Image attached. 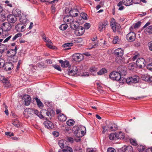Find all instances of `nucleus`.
I'll return each mask as SVG.
<instances>
[{
	"label": "nucleus",
	"mask_w": 152,
	"mask_h": 152,
	"mask_svg": "<svg viewBox=\"0 0 152 152\" xmlns=\"http://www.w3.org/2000/svg\"><path fill=\"white\" fill-rule=\"evenodd\" d=\"M45 127L49 129H52L54 127L53 124L49 121H46L44 123Z\"/></svg>",
	"instance_id": "18"
},
{
	"label": "nucleus",
	"mask_w": 152,
	"mask_h": 152,
	"mask_svg": "<svg viewBox=\"0 0 152 152\" xmlns=\"http://www.w3.org/2000/svg\"><path fill=\"white\" fill-rule=\"evenodd\" d=\"M73 43L72 42L67 43H65L62 45L63 48H66V47H69L72 46Z\"/></svg>",
	"instance_id": "46"
},
{
	"label": "nucleus",
	"mask_w": 152,
	"mask_h": 152,
	"mask_svg": "<svg viewBox=\"0 0 152 152\" xmlns=\"http://www.w3.org/2000/svg\"><path fill=\"white\" fill-rule=\"evenodd\" d=\"M13 12L16 17H20L21 12L19 9H16L15 10H14Z\"/></svg>",
	"instance_id": "34"
},
{
	"label": "nucleus",
	"mask_w": 152,
	"mask_h": 152,
	"mask_svg": "<svg viewBox=\"0 0 152 152\" xmlns=\"http://www.w3.org/2000/svg\"><path fill=\"white\" fill-rule=\"evenodd\" d=\"M35 99L36 101L37 105L39 107L41 108L43 107V104L39 99L37 97H36L35 98Z\"/></svg>",
	"instance_id": "36"
},
{
	"label": "nucleus",
	"mask_w": 152,
	"mask_h": 152,
	"mask_svg": "<svg viewBox=\"0 0 152 152\" xmlns=\"http://www.w3.org/2000/svg\"><path fill=\"white\" fill-rule=\"evenodd\" d=\"M67 25L66 24H62L60 26L59 28L61 30L64 31L66 30L67 28Z\"/></svg>",
	"instance_id": "45"
},
{
	"label": "nucleus",
	"mask_w": 152,
	"mask_h": 152,
	"mask_svg": "<svg viewBox=\"0 0 152 152\" xmlns=\"http://www.w3.org/2000/svg\"><path fill=\"white\" fill-rule=\"evenodd\" d=\"M92 48H94V47H97L98 45V41L94 42H92Z\"/></svg>",
	"instance_id": "61"
},
{
	"label": "nucleus",
	"mask_w": 152,
	"mask_h": 152,
	"mask_svg": "<svg viewBox=\"0 0 152 152\" xmlns=\"http://www.w3.org/2000/svg\"><path fill=\"white\" fill-rule=\"evenodd\" d=\"M119 39V37L117 36L115 37L114 39L113 40V42L114 44H116Z\"/></svg>",
	"instance_id": "54"
},
{
	"label": "nucleus",
	"mask_w": 152,
	"mask_h": 152,
	"mask_svg": "<svg viewBox=\"0 0 152 152\" xmlns=\"http://www.w3.org/2000/svg\"><path fill=\"white\" fill-rule=\"evenodd\" d=\"M110 26L114 32H115L119 30L121 28L120 25L117 23L114 18H112L110 21Z\"/></svg>",
	"instance_id": "6"
},
{
	"label": "nucleus",
	"mask_w": 152,
	"mask_h": 152,
	"mask_svg": "<svg viewBox=\"0 0 152 152\" xmlns=\"http://www.w3.org/2000/svg\"><path fill=\"white\" fill-rule=\"evenodd\" d=\"M5 61L2 59H0V67H3L4 66Z\"/></svg>",
	"instance_id": "49"
},
{
	"label": "nucleus",
	"mask_w": 152,
	"mask_h": 152,
	"mask_svg": "<svg viewBox=\"0 0 152 152\" xmlns=\"http://www.w3.org/2000/svg\"><path fill=\"white\" fill-rule=\"evenodd\" d=\"M107 152H116V150L112 148H109L107 149Z\"/></svg>",
	"instance_id": "56"
},
{
	"label": "nucleus",
	"mask_w": 152,
	"mask_h": 152,
	"mask_svg": "<svg viewBox=\"0 0 152 152\" xmlns=\"http://www.w3.org/2000/svg\"><path fill=\"white\" fill-rule=\"evenodd\" d=\"M141 25V22L139 21L136 23L134 26V27L135 28H139Z\"/></svg>",
	"instance_id": "59"
},
{
	"label": "nucleus",
	"mask_w": 152,
	"mask_h": 152,
	"mask_svg": "<svg viewBox=\"0 0 152 152\" xmlns=\"http://www.w3.org/2000/svg\"><path fill=\"white\" fill-rule=\"evenodd\" d=\"M53 67L55 69H56L59 71H61V67L57 65H55L53 66Z\"/></svg>",
	"instance_id": "58"
},
{
	"label": "nucleus",
	"mask_w": 152,
	"mask_h": 152,
	"mask_svg": "<svg viewBox=\"0 0 152 152\" xmlns=\"http://www.w3.org/2000/svg\"><path fill=\"white\" fill-rule=\"evenodd\" d=\"M117 57L115 58V61L120 64V63L123 62V57L122 56H117Z\"/></svg>",
	"instance_id": "30"
},
{
	"label": "nucleus",
	"mask_w": 152,
	"mask_h": 152,
	"mask_svg": "<svg viewBox=\"0 0 152 152\" xmlns=\"http://www.w3.org/2000/svg\"><path fill=\"white\" fill-rule=\"evenodd\" d=\"M75 121L73 119H69L66 122L67 125L70 126H73L75 123Z\"/></svg>",
	"instance_id": "43"
},
{
	"label": "nucleus",
	"mask_w": 152,
	"mask_h": 152,
	"mask_svg": "<svg viewBox=\"0 0 152 152\" xmlns=\"http://www.w3.org/2000/svg\"><path fill=\"white\" fill-rule=\"evenodd\" d=\"M122 152H133V148L131 146H124L121 149Z\"/></svg>",
	"instance_id": "19"
},
{
	"label": "nucleus",
	"mask_w": 152,
	"mask_h": 152,
	"mask_svg": "<svg viewBox=\"0 0 152 152\" xmlns=\"http://www.w3.org/2000/svg\"><path fill=\"white\" fill-rule=\"evenodd\" d=\"M107 72V70L104 68H102L97 72L99 75H101L103 74L106 73Z\"/></svg>",
	"instance_id": "38"
},
{
	"label": "nucleus",
	"mask_w": 152,
	"mask_h": 152,
	"mask_svg": "<svg viewBox=\"0 0 152 152\" xmlns=\"http://www.w3.org/2000/svg\"><path fill=\"white\" fill-rule=\"evenodd\" d=\"M127 69L124 66H120L117 68V70L121 76H125L127 73Z\"/></svg>",
	"instance_id": "10"
},
{
	"label": "nucleus",
	"mask_w": 152,
	"mask_h": 152,
	"mask_svg": "<svg viewBox=\"0 0 152 152\" xmlns=\"http://www.w3.org/2000/svg\"><path fill=\"white\" fill-rule=\"evenodd\" d=\"M122 1L124 4L127 6L132 4L133 3L132 0H123Z\"/></svg>",
	"instance_id": "33"
},
{
	"label": "nucleus",
	"mask_w": 152,
	"mask_h": 152,
	"mask_svg": "<svg viewBox=\"0 0 152 152\" xmlns=\"http://www.w3.org/2000/svg\"><path fill=\"white\" fill-rule=\"evenodd\" d=\"M87 152H96V151L94 150L93 148H88L87 150Z\"/></svg>",
	"instance_id": "64"
},
{
	"label": "nucleus",
	"mask_w": 152,
	"mask_h": 152,
	"mask_svg": "<svg viewBox=\"0 0 152 152\" xmlns=\"http://www.w3.org/2000/svg\"><path fill=\"white\" fill-rule=\"evenodd\" d=\"M130 143L133 145L136 146L137 145V143L135 140L132 139H130Z\"/></svg>",
	"instance_id": "48"
},
{
	"label": "nucleus",
	"mask_w": 152,
	"mask_h": 152,
	"mask_svg": "<svg viewBox=\"0 0 152 152\" xmlns=\"http://www.w3.org/2000/svg\"><path fill=\"white\" fill-rule=\"evenodd\" d=\"M2 28H0V35L1 34L2 32L4 31H5L4 34L5 35H3V37L5 38L8 35V33L7 32L10 30L12 28L11 25L9 22H4L3 23L1 26Z\"/></svg>",
	"instance_id": "4"
},
{
	"label": "nucleus",
	"mask_w": 152,
	"mask_h": 152,
	"mask_svg": "<svg viewBox=\"0 0 152 152\" xmlns=\"http://www.w3.org/2000/svg\"><path fill=\"white\" fill-rule=\"evenodd\" d=\"M108 25V22L106 20H104L99 22L98 26V29L99 31H102L104 30L105 29L106 26Z\"/></svg>",
	"instance_id": "11"
},
{
	"label": "nucleus",
	"mask_w": 152,
	"mask_h": 152,
	"mask_svg": "<svg viewBox=\"0 0 152 152\" xmlns=\"http://www.w3.org/2000/svg\"><path fill=\"white\" fill-rule=\"evenodd\" d=\"M109 77L112 80L119 81L121 83H124L126 81V79L121 76L117 71H113L109 75Z\"/></svg>",
	"instance_id": "2"
},
{
	"label": "nucleus",
	"mask_w": 152,
	"mask_h": 152,
	"mask_svg": "<svg viewBox=\"0 0 152 152\" xmlns=\"http://www.w3.org/2000/svg\"><path fill=\"white\" fill-rule=\"evenodd\" d=\"M58 119L61 121H64L66 119V116L63 113H60L58 115Z\"/></svg>",
	"instance_id": "26"
},
{
	"label": "nucleus",
	"mask_w": 152,
	"mask_h": 152,
	"mask_svg": "<svg viewBox=\"0 0 152 152\" xmlns=\"http://www.w3.org/2000/svg\"><path fill=\"white\" fill-rule=\"evenodd\" d=\"M53 43L49 39L46 43V45L48 48H53Z\"/></svg>",
	"instance_id": "42"
},
{
	"label": "nucleus",
	"mask_w": 152,
	"mask_h": 152,
	"mask_svg": "<svg viewBox=\"0 0 152 152\" xmlns=\"http://www.w3.org/2000/svg\"><path fill=\"white\" fill-rule=\"evenodd\" d=\"M108 128L111 131H115L117 128V126L111 122H109V125H108Z\"/></svg>",
	"instance_id": "20"
},
{
	"label": "nucleus",
	"mask_w": 152,
	"mask_h": 152,
	"mask_svg": "<svg viewBox=\"0 0 152 152\" xmlns=\"http://www.w3.org/2000/svg\"><path fill=\"white\" fill-rule=\"evenodd\" d=\"M5 69L7 71H10L13 68V64L11 63H5Z\"/></svg>",
	"instance_id": "23"
},
{
	"label": "nucleus",
	"mask_w": 152,
	"mask_h": 152,
	"mask_svg": "<svg viewBox=\"0 0 152 152\" xmlns=\"http://www.w3.org/2000/svg\"><path fill=\"white\" fill-rule=\"evenodd\" d=\"M7 20L9 23H14L17 20V18L15 15H9L7 17Z\"/></svg>",
	"instance_id": "17"
},
{
	"label": "nucleus",
	"mask_w": 152,
	"mask_h": 152,
	"mask_svg": "<svg viewBox=\"0 0 152 152\" xmlns=\"http://www.w3.org/2000/svg\"><path fill=\"white\" fill-rule=\"evenodd\" d=\"M145 33L149 34H152V26H150L146 27L144 30Z\"/></svg>",
	"instance_id": "32"
},
{
	"label": "nucleus",
	"mask_w": 152,
	"mask_h": 152,
	"mask_svg": "<svg viewBox=\"0 0 152 152\" xmlns=\"http://www.w3.org/2000/svg\"><path fill=\"white\" fill-rule=\"evenodd\" d=\"M41 116L42 118L41 119H51L52 116H53L55 114V113L53 110H42L41 111Z\"/></svg>",
	"instance_id": "3"
},
{
	"label": "nucleus",
	"mask_w": 152,
	"mask_h": 152,
	"mask_svg": "<svg viewBox=\"0 0 152 152\" xmlns=\"http://www.w3.org/2000/svg\"><path fill=\"white\" fill-rule=\"evenodd\" d=\"M146 62L144 59L142 58H138L136 61V64L140 68L144 67L146 64Z\"/></svg>",
	"instance_id": "7"
},
{
	"label": "nucleus",
	"mask_w": 152,
	"mask_h": 152,
	"mask_svg": "<svg viewBox=\"0 0 152 152\" xmlns=\"http://www.w3.org/2000/svg\"><path fill=\"white\" fill-rule=\"evenodd\" d=\"M62 151L63 152H72V149L71 147L66 146Z\"/></svg>",
	"instance_id": "31"
},
{
	"label": "nucleus",
	"mask_w": 152,
	"mask_h": 152,
	"mask_svg": "<svg viewBox=\"0 0 152 152\" xmlns=\"http://www.w3.org/2000/svg\"><path fill=\"white\" fill-rule=\"evenodd\" d=\"M77 67L76 66H71L69 69L68 73L69 75L74 76L77 74Z\"/></svg>",
	"instance_id": "13"
},
{
	"label": "nucleus",
	"mask_w": 152,
	"mask_h": 152,
	"mask_svg": "<svg viewBox=\"0 0 152 152\" xmlns=\"http://www.w3.org/2000/svg\"><path fill=\"white\" fill-rule=\"evenodd\" d=\"M116 139H123L124 137V133L122 132H120L118 133H115Z\"/></svg>",
	"instance_id": "29"
},
{
	"label": "nucleus",
	"mask_w": 152,
	"mask_h": 152,
	"mask_svg": "<svg viewBox=\"0 0 152 152\" xmlns=\"http://www.w3.org/2000/svg\"><path fill=\"white\" fill-rule=\"evenodd\" d=\"M66 142L65 140H59L58 142V144L59 146L61 149H63L65 146H66L65 145Z\"/></svg>",
	"instance_id": "28"
},
{
	"label": "nucleus",
	"mask_w": 152,
	"mask_h": 152,
	"mask_svg": "<svg viewBox=\"0 0 152 152\" xmlns=\"http://www.w3.org/2000/svg\"><path fill=\"white\" fill-rule=\"evenodd\" d=\"M134 65L133 63H130L128 66V68L130 70H133L134 69Z\"/></svg>",
	"instance_id": "53"
},
{
	"label": "nucleus",
	"mask_w": 152,
	"mask_h": 152,
	"mask_svg": "<svg viewBox=\"0 0 152 152\" xmlns=\"http://www.w3.org/2000/svg\"><path fill=\"white\" fill-rule=\"evenodd\" d=\"M26 15L23 14L20 17L19 21L20 23L22 24H24L26 25V23L29 22V20L26 18Z\"/></svg>",
	"instance_id": "16"
},
{
	"label": "nucleus",
	"mask_w": 152,
	"mask_h": 152,
	"mask_svg": "<svg viewBox=\"0 0 152 152\" xmlns=\"http://www.w3.org/2000/svg\"><path fill=\"white\" fill-rule=\"evenodd\" d=\"M81 128L82 129L84 130H82L81 131V134L83 135H84L85 133H86V128L84 126H82L81 127Z\"/></svg>",
	"instance_id": "50"
},
{
	"label": "nucleus",
	"mask_w": 152,
	"mask_h": 152,
	"mask_svg": "<svg viewBox=\"0 0 152 152\" xmlns=\"http://www.w3.org/2000/svg\"><path fill=\"white\" fill-rule=\"evenodd\" d=\"M59 62L63 67H67L69 66V62L68 61H63L62 60H59Z\"/></svg>",
	"instance_id": "22"
},
{
	"label": "nucleus",
	"mask_w": 152,
	"mask_h": 152,
	"mask_svg": "<svg viewBox=\"0 0 152 152\" xmlns=\"http://www.w3.org/2000/svg\"><path fill=\"white\" fill-rule=\"evenodd\" d=\"M142 78L143 80L145 81L148 82H152V77L146 74L142 75Z\"/></svg>",
	"instance_id": "21"
},
{
	"label": "nucleus",
	"mask_w": 152,
	"mask_h": 152,
	"mask_svg": "<svg viewBox=\"0 0 152 152\" xmlns=\"http://www.w3.org/2000/svg\"><path fill=\"white\" fill-rule=\"evenodd\" d=\"M137 149L139 152H142L144 151L146 149L145 146L142 145H139L137 146Z\"/></svg>",
	"instance_id": "37"
},
{
	"label": "nucleus",
	"mask_w": 152,
	"mask_h": 152,
	"mask_svg": "<svg viewBox=\"0 0 152 152\" xmlns=\"http://www.w3.org/2000/svg\"><path fill=\"white\" fill-rule=\"evenodd\" d=\"M26 25L20 23L17 24L15 26V29L18 32L20 33L23 32L25 31Z\"/></svg>",
	"instance_id": "8"
},
{
	"label": "nucleus",
	"mask_w": 152,
	"mask_h": 152,
	"mask_svg": "<svg viewBox=\"0 0 152 152\" xmlns=\"http://www.w3.org/2000/svg\"><path fill=\"white\" fill-rule=\"evenodd\" d=\"M84 29L82 26H80L75 31V33L77 36L82 35L84 32Z\"/></svg>",
	"instance_id": "15"
},
{
	"label": "nucleus",
	"mask_w": 152,
	"mask_h": 152,
	"mask_svg": "<svg viewBox=\"0 0 152 152\" xmlns=\"http://www.w3.org/2000/svg\"><path fill=\"white\" fill-rule=\"evenodd\" d=\"M12 124L18 128L20 126V124L19 121L16 119H14L12 121Z\"/></svg>",
	"instance_id": "35"
},
{
	"label": "nucleus",
	"mask_w": 152,
	"mask_h": 152,
	"mask_svg": "<svg viewBox=\"0 0 152 152\" xmlns=\"http://www.w3.org/2000/svg\"><path fill=\"white\" fill-rule=\"evenodd\" d=\"M109 139L111 140H114L116 139L115 133L110 134L109 135Z\"/></svg>",
	"instance_id": "40"
},
{
	"label": "nucleus",
	"mask_w": 152,
	"mask_h": 152,
	"mask_svg": "<svg viewBox=\"0 0 152 152\" xmlns=\"http://www.w3.org/2000/svg\"><path fill=\"white\" fill-rule=\"evenodd\" d=\"M17 48L14 49H10L7 52V54L8 56L11 57V60L13 62H16L18 60V57L15 56L16 53Z\"/></svg>",
	"instance_id": "5"
},
{
	"label": "nucleus",
	"mask_w": 152,
	"mask_h": 152,
	"mask_svg": "<svg viewBox=\"0 0 152 152\" xmlns=\"http://www.w3.org/2000/svg\"><path fill=\"white\" fill-rule=\"evenodd\" d=\"M124 4L123 1H120L117 4V6L119 7L118 10H122L124 9V7L122 5Z\"/></svg>",
	"instance_id": "39"
},
{
	"label": "nucleus",
	"mask_w": 152,
	"mask_h": 152,
	"mask_svg": "<svg viewBox=\"0 0 152 152\" xmlns=\"http://www.w3.org/2000/svg\"><path fill=\"white\" fill-rule=\"evenodd\" d=\"M73 59L75 61H80L83 60V55L81 54L76 53L73 55Z\"/></svg>",
	"instance_id": "14"
},
{
	"label": "nucleus",
	"mask_w": 152,
	"mask_h": 152,
	"mask_svg": "<svg viewBox=\"0 0 152 152\" xmlns=\"http://www.w3.org/2000/svg\"><path fill=\"white\" fill-rule=\"evenodd\" d=\"M22 35V33H18L16 35H15L12 38V40L13 41H15L16 39L18 37H21Z\"/></svg>",
	"instance_id": "44"
},
{
	"label": "nucleus",
	"mask_w": 152,
	"mask_h": 152,
	"mask_svg": "<svg viewBox=\"0 0 152 152\" xmlns=\"http://www.w3.org/2000/svg\"><path fill=\"white\" fill-rule=\"evenodd\" d=\"M126 39L129 42L134 41L136 38V34L134 32H130L126 36Z\"/></svg>",
	"instance_id": "12"
},
{
	"label": "nucleus",
	"mask_w": 152,
	"mask_h": 152,
	"mask_svg": "<svg viewBox=\"0 0 152 152\" xmlns=\"http://www.w3.org/2000/svg\"><path fill=\"white\" fill-rule=\"evenodd\" d=\"M77 11V10L75 9H73V10H71L69 12V14L70 15H66V16H72V18L73 17H75L77 16L78 15L77 13H76L75 12Z\"/></svg>",
	"instance_id": "27"
},
{
	"label": "nucleus",
	"mask_w": 152,
	"mask_h": 152,
	"mask_svg": "<svg viewBox=\"0 0 152 152\" xmlns=\"http://www.w3.org/2000/svg\"><path fill=\"white\" fill-rule=\"evenodd\" d=\"M34 113L37 115L41 119L42 118L41 116V111L40 112L37 110L34 109Z\"/></svg>",
	"instance_id": "41"
},
{
	"label": "nucleus",
	"mask_w": 152,
	"mask_h": 152,
	"mask_svg": "<svg viewBox=\"0 0 152 152\" xmlns=\"http://www.w3.org/2000/svg\"><path fill=\"white\" fill-rule=\"evenodd\" d=\"M25 105L26 106L29 105L31 102V98L28 95H26L24 96Z\"/></svg>",
	"instance_id": "25"
},
{
	"label": "nucleus",
	"mask_w": 152,
	"mask_h": 152,
	"mask_svg": "<svg viewBox=\"0 0 152 152\" xmlns=\"http://www.w3.org/2000/svg\"><path fill=\"white\" fill-rule=\"evenodd\" d=\"M2 82L4 84H8L9 83V81L6 78H5L4 79L3 81H2Z\"/></svg>",
	"instance_id": "60"
},
{
	"label": "nucleus",
	"mask_w": 152,
	"mask_h": 152,
	"mask_svg": "<svg viewBox=\"0 0 152 152\" xmlns=\"http://www.w3.org/2000/svg\"><path fill=\"white\" fill-rule=\"evenodd\" d=\"M97 71V68L95 67H92L91 69V72H96Z\"/></svg>",
	"instance_id": "63"
},
{
	"label": "nucleus",
	"mask_w": 152,
	"mask_h": 152,
	"mask_svg": "<svg viewBox=\"0 0 152 152\" xmlns=\"http://www.w3.org/2000/svg\"><path fill=\"white\" fill-rule=\"evenodd\" d=\"M34 109H32L31 108H28L27 110V114L29 115H32L33 113H34Z\"/></svg>",
	"instance_id": "47"
},
{
	"label": "nucleus",
	"mask_w": 152,
	"mask_h": 152,
	"mask_svg": "<svg viewBox=\"0 0 152 152\" xmlns=\"http://www.w3.org/2000/svg\"><path fill=\"white\" fill-rule=\"evenodd\" d=\"M114 53L116 55L123 56L124 54V50L121 48H117L115 50Z\"/></svg>",
	"instance_id": "24"
},
{
	"label": "nucleus",
	"mask_w": 152,
	"mask_h": 152,
	"mask_svg": "<svg viewBox=\"0 0 152 152\" xmlns=\"http://www.w3.org/2000/svg\"><path fill=\"white\" fill-rule=\"evenodd\" d=\"M66 140L69 142L72 143L73 142L74 140L73 139L70 137H67L66 138Z\"/></svg>",
	"instance_id": "51"
},
{
	"label": "nucleus",
	"mask_w": 152,
	"mask_h": 152,
	"mask_svg": "<svg viewBox=\"0 0 152 152\" xmlns=\"http://www.w3.org/2000/svg\"><path fill=\"white\" fill-rule=\"evenodd\" d=\"M63 21L67 24H69L71 28L75 30L80 26L78 22L74 21V19L72 16H65L63 18Z\"/></svg>",
	"instance_id": "1"
},
{
	"label": "nucleus",
	"mask_w": 152,
	"mask_h": 152,
	"mask_svg": "<svg viewBox=\"0 0 152 152\" xmlns=\"http://www.w3.org/2000/svg\"><path fill=\"white\" fill-rule=\"evenodd\" d=\"M147 68L148 70L152 71V63L148 64L147 66Z\"/></svg>",
	"instance_id": "57"
},
{
	"label": "nucleus",
	"mask_w": 152,
	"mask_h": 152,
	"mask_svg": "<svg viewBox=\"0 0 152 152\" xmlns=\"http://www.w3.org/2000/svg\"><path fill=\"white\" fill-rule=\"evenodd\" d=\"M139 80V77L137 76H134L132 77H129L127 78L126 80L127 83L129 84L131 83H136Z\"/></svg>",
	"instance_id": "9"
},
{
	"label": "nucleus",
	"mask_w": 152,
	"mask_h": 152,
	"mask_svg": "<svg viewBox=\"0 0 152 152\" xmlns=\"http://www.w3.org/2000/svg\"><path fill=\"white\" fill-rule=\"evenodd\" d=\"M81 16L82 18L86 20L88 18V16L85 13H82Z\"/></svg>",
	"instance_id": "52"
},
{
	"label": "nucleus",
	"mask_w": 152,
	"mask_h": 152,
	"mask_svg": "<svg viewBox=\"0 0 152 152\" xmlns=\"http://www.w3.org/2000/svg\"><path fill=\"white\" fill-rule=\"evenodd\" d=\"M103 131H102V133H104L107 130H109V128H108V126H104L102 127Z\"/></svg>",
	"instance_id": "55"
},
{
	"label": "nucleus",
	"mask_w": 152,
	"mask_h": 152,
	"mask_svg": "<svg viewBox=\"0 0 152 152\" xmlns=\"http://www.w3.org/2000/svg\"><path fill=\"white\" fill-rule=\"evenodd\" d=\"M5 134L7 136H9L10 137L13 136V133L9 132H6L5 133Z\"/></svg>",
	"instance_id": "62"
}]
</instances>
